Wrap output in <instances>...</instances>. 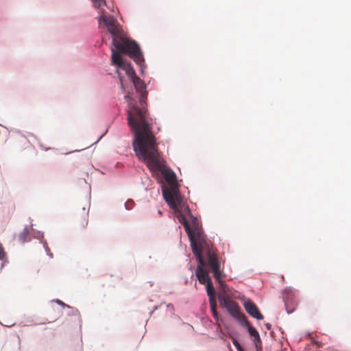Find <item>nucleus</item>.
Returning <instances> with one entry per match:
<instances>
[{"label": "nucleus", "mask_w": 351, "mask_h": 351, "mask_svg": "<svg viewBox=\"0 0 351 351\" xmlns=\"http://www.w3.org/2000/svg\"><path fill=\"white\" fill-rule=\"evenodd\" d=\"M104 23L107 27L108 31L113 36L112 45L114 49H112V64L117 66V73L119 77L121 88L125 90L123 83V77L121 76L119 69H123L125 71L126 75L133 80L137 76L130 63L125 61L120 53L128 55L134 61L139 65H141L144 61L138 45L134 40L123 37L117 25L116 20L110 16H107L102 13L99 19V24Z\"/></svg>", "instance_id": "1"}, {"label": "nucleus", "mask_w": 351, "mask_h": 351, "mask_svg": "<svg viewBox=\"0 0 351 351\" xmlns=\"http://www.w3.org/2000/svg\"><path fill=\"white\" fill-rule=\"evenodd\" d=\"M128 122L134 134L132 147L139 160L143 162L154 175V132L152 124L138 107L128 110Z\"/></svg>", "instance_id": "2"}, {"label": "nucleus", "mask_w": 351, "mask_h": 351, "mask_svg": "<svg viewBox=\"0 0 351 351\" xmlns=\"http://www.w3.org/2000/svg\"><path fill=\"white\" fill-rule=\"evenodd\" d=\"M160 172L168 186L162 185V195L169 207L176 213L187 208L184 198L181 195L179 190L180 184L176 174L167 166L166 161L162 156L158 152L155 145V171Z\"/></svg>", "instance_id": "3"}, {"label": "nucleus", "mask_w": 351, "mask_h": 351, "mask_svg": "<svg viewBox=\"0 0 351 351\" xmlns=\"http://www.w3.org/2000/svg\"><path fill=\"white\" fill-rule=\"evenodd\" d=\"M184 220V225L185 228L188 230V234L191 241V245L192 248V251L195 256H196L198 265L196 269V276L200 284H205L208 282V281L211 280L206 271L204 269V267L206 265L205 261L203 256V252L206 250L208 252V248L210 247L208 245L206 242L200 238L199 236L198 239L196 240L194 236L192 234L191 231L189 229V226L188 223L186 222L185 218L182 217ZM211 248H213L211 247Z\"/></svg>", "instance_id": "4"}, {"label": "nucleus", "mask_w": 351, "mask_h": 351, "mask_svg": "<svg viewBox=\"0 0 351 351\" xmlns=\"http://www.w3.org/2000/svg\"><path fill=\"white\" fill-rule=\"evenodd\" d=\"M214 248H208L207 252V261L213 276L215 280L219 283V287L223 293L228 291V288L222 280V272L220 270V263Z\"/></svg>", "instance_id": "5"}, {"label": "nucleus", "mask_w": 351, "mask_h": 351, "mask_svg": "<svg viewBox=\"0 0 351 351\" xmlns=\"http://www.w3.org/2000/svg\"><path fill=\"white\" fill-rule=\"evenodd\" d=\"M282 295L287 313H293L298 306V300L293 290L291 287H286L282 291Z\"/></svg>", "instance_id": "6"}, {"label": "nucleus", "mask_w": 351, "mask_h": 351, "mask_svg": "<svg viewBox=\"0 0 351 351\" xmlns=\"http://www.w3.org/2000/svg\"><path fill=\"white\" fill-rule=\"evenodd\" d=\"M225 308L229 313L233 317L239 320L241 324H248L246 316L241 311L238 304L235 301L232 300Z\"/></svg>", "instance_id": "7"}, {"label": "nucleus", "mask_w": 351, "mask_h": 351, "mask_svg": "<svg viewBox=\"0 0 351 351\" xmlns=\"http://www.w3.org/2000/svg\"><path fill=\"white\" fill-rule=\"evenodd\" d=\"M243 306L247 313L251 315L252 317L257 319H263V316L261 313L259 309L257 306L250 300H247L244 302Z\"/></svg>", "instance_id": "8"}, {"label": "nucleus", "mask_w": 351, "mask_h": 351, "mask_svg": "<svg viewBox=\"0 0 351 351\" xmlns=\"http://www.w3.org/2000/svg\"><path fill=\"white\" fill-rule=\"evenodd\" d=\"M243 325H245L247 326V330L251 337H253L254 338V345L256 346L257 351H261V339L260 337V335L258 332V331L256 330L254 327L250 325V322H248V324H242Z\"/></svg>", "instance_id": "9"}, {"label": "nucleus", "mask_w": 351, "mask_h": 351, "mask_svg": "<svg viewBox=\"0 0 351 351\" xmlns=\"http://www.w3.org/2000/svg\"><path fill=\"white\" fill-rule=\"evenodd\" d=\"M210 311L212 312L213 316L216 321L219 320V315L217 311V302L216 299L209 300Z\"/></svg>", "instance_id": "10"}, {"label": "nucleus", "mask_w": 351, "mask_h": 351, "mask_svg": "<svg viewBox=\"0 0 351 351\" xmlns=\"http://www.w3.org/2000/svg\"><path fill=\"white\" fill-rule=\"evenodd\" d=\"M206 285V292L209 297V300L216 299L215 295V289L211 280L208 281L205 283Z\"/></svg>", "instance_id": "11"}, {"label": "nucleus", "mask_w": 351, "mask_h": 351, "mask_svg": "<svg viewBox=\"0 0 351 351\" xmlns=\"http://www.w3.org/2000/svg\"><path fill=\"white\" fill-rule=\"evenodd\" d=\"M135 87V88L137 90H139L140 92H143L144 88H145V86L144 83L142 82V80L138 77H136L133 80H131Z\"/></svg>", "instance_id": "12"}, {"label": "nucleus", "mask_w": 351, "mask_h": 351, "mask_svg": "<svg viewBox=\"0 0 351 351\" xmlns=\"http://www.w3.org/2000/svg\"><path fill=\"white\" fill-rule=\"evenodd\" d=\"M29 235V230L27 228H24L23 231L19 234V239L21 243H24L27 241Z\"/></svg>", "instance_id": "13"}, {"label": "nucleus", "mask_w": 351, "mask_h": 351, "mask_svg": "<svg viewBox=\"0 0 351 351\" xmlns=\"http://www.w3.org/2000/svg\"><path fill=\"white\" fill-rule=\"evenodd\" d=\"M219 300L220 304L224 307H226L232 300L230 299L226 296L219 295Z\"/></svg>", "instance_id": "14"}, {"label": "nucleus", "mask_w": 351, "mask_h": 351, "mask_svg": "<svg viewBox=\"0 0 351 351\" xmlns=\"http://www.w3.org/2000/svg\"><path fill=\"white\" fill-rule=\"evenodd\" d=\"M95 8H100L103 5H106V1L105 0H91Z\"/></svg>", "instance_id": "15"}, {"label": "nucleus", "mask_w": 351, "mask_h": 351, "mask_svg": "<svg viewBox=\"0 0 351 351\" xmlns=\"http://www.w3.org/2000/svg\"><path fill=\"white\" fill-rule=\"evenodd\" d=\"M134 202L131 199H128L125 204V206L128 210H131L134 207Z\"/></svg>", "instance_id": "16"}, {"label": "nucleus", "mask_w": 351, "mask_h": 351, "mask_svg": "<svg viewBox=\"0 0 351 351\" xmlns=\"http://www.w3.org/2000/svg\"><path fill=\"white\" fill-rule=\"evenodd\" d=\"M6 256V254L4 251V249L1 245V243H0V260H3Z\"/></svg>", "instance_id": "17"}, {"label": "nucleus", "mask_w": 351, "mask_h": 351, "mask_svg": "<svg viewBox=\"0 0 351 351\" xmlns=\"http://www.w3.org/2000/svg\"><path fill=\"white\" fill-rule=\"evenodd\" d=\"M233 344L237 348L238 351L243 350V348H241V345L239 344V343H238L237 341L234 340L233 341Z\"/></svg>", "instance_id": "18"}, {"label": "nucleus", "mask_w": 351, "mask_h": 351, "mask_svg": "<svg viewBox=\"0 0 351 351\" xmlns=\"http://www.w3.org/2000/svg\"><path fill=\"white\" fill-rule=\"evenodd\" d=\"M83 210L84 213H86V217L84 218V223L82 224V226L84 228H85L88 224V219H87L88 212H86L85 208H84Z\"/></svg>", "instance_id": "19"}, {"label": "nucleus", "mask_w": 351, "mask_h": 351, "mask_svg": "<svg viewBox=\"0 0 351 351\" xmlns=\"http://www.w3.org/2000/svg\"><path fill=\"white\" fill-rule=\"evenodd\" d=\"M313 343H314L315 345L317 346V348H322L323 344L322 343H321L320 341H315V340H313Z\"/></svg>", "instance_id": "20"}, {"label": "nucleus", "mask_w": 351, "mask_h": 351, "mask_svg": "<svg viewBox=\"0 0 351 351\" xmlns=\"http://www.w3.org/2000/svg\"><path fill=\"white\" fill-rule=\"evenodd\" d=\"M125 99L127 101V102H128L129 104L130 103V95L128 94L125 96Z\"/></svg>", "instance_id": "21"}, {"label": "nucleus", "mask_w": 351, "mask_h": 351, "mask_svg": "<svg viewBox=\"0 0 351 351\" xmlns=\"http://www.w3.org/2000/svg\"><path fill=\"white\" fill-rule=\"evenodd\" d=\"M265 326H266L267 329L269 330H270L271 329V325L269 323H266Z\"/></svg>", "instance_id": "22"}, {"label": "nucleus", "mask_w": 351, "mask_h": 351, "mask_svg": "<svg viewBox=\"0 0 351 351\" xmlns=\"http://www.w3.org/2000/svg\"><path fill=\"white\" fill-rule=\"evenodd\" d=\"M58 303L59 304L62 305V306H65V304H64V303H63L62 301H60V300H58Z\"/></svg>", "instance_id": "23"}, {"label": "nucleus", "mask_w": 351, "mask_h": 351, "mask_svg": "<svg viewBox=\"0 0 351 351\" xmlns=\"http://www.w3.org/2000/svg\"><path fill=\"white\" fill-rule=\"evenodd\" d=\"M242 351H244V350H242Z\"/></svg>", "instance_id": "24"}]
</instances>
